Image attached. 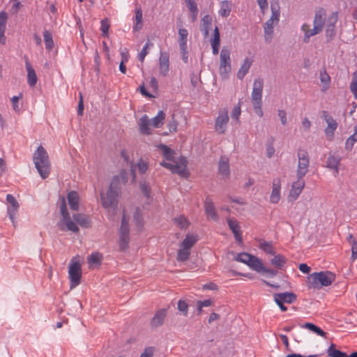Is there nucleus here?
<instances>
[{
    "instance_id": "nucleus-1",
    "label": "nucleus",
    "mask_w": 357,
    "mask_h": 357,
    "mask_svg": "<svg viewBox=\"0 0 357 357\" xmlns=\"http://www.w3.org/2000/svg\"><path fill=\"white\" fill-rule=\"evenodd\" d=\"M33 160L42 178H46L50 172V162L45 148L40 145L33 155Z\"/></svg>"
},
{
    "instance_id": "nucleus-2",
    "label": "nucleus",
    "mask_w": 357,
    "mask_h": 357,
    "mask_svg": "<svg viewBox=\"0 0 357 357\" xmlns=\"http://www.w3.org/2000/svg\"><path fill=\"white\" fill-rule=\"evenodd\" d=\"M335 280V275L331 271L313 273L307 277L309 288L321 289L322 287L331 285Z\"/></svg>"
},
{
    "instance_id": "nucleus-3",
    "label": "nucleus",
    "mask_w": 357,
    "mask_h": 357,
    "mask_svg": "<svg viewBox=\"0 0 357 357\" xmlns=\"http://www.w3.org/2000/svg\"><path fill=\"white\" fill-rule=\"evenodd\" d=\"M271 16L268 20L264 25V40L266 43H270L273 38V27L278 24L280 20V6L278 3H274L271 4Z\"/></svg>"
},
{
    "instance_id": "nucleus-4",
    "label": "nucleus",
    "mask_w": 357,
    "mask_h": 357,
    "mask_svg": "<svg viewBox=\"0 0 357 357\" xmlns=\"http://www.w3.org/2000/svg\"><path fill=\"white\" fill-rule=\"evenodd\" d=\"M118 197V191L109 189H108L105 195L101 194L102 205L109 213H111L112 215H114L116 212Z\"/></svg>"
},
{
    "instance_id": "nucleus-5",
    "label": "nucleus",
    "mask_w": 357,
    "mask_h": 357,
    "mask_svg": "<svg viewBox=\"0 0 357 357\" xmlns=\"http://www.w3.org/2000/svg\"><path fill=\"white\" fill-rule=\"evenodd\" d=\"M234 260L248 265L251 269L259 273L261 272V269H263L264 265L261 260L247 252H241L236 255Z\"/></svg>"
},
{
    "instance_id": "nucleus-6",
    "label": "nucleus",
    "mask_w": 357,
    "mask_h": 357,
    "mask_svg": "<svg viewBox=\"0 0 357 357\" xmlns=\"http://www.w3.org/2000/svg\"><path fill=\"white\" fill-rule=\"evenodd\" d=\"M172 162L174 164L165 161L160 162V164L161 166L169 169L172 173L185 176L187 174L186 167L188 161L186 158L180 156L177 160L174 159V161Z\"/></svg>"
},
{
    "instance_id": "nucleus-7",
    "label": "nucleus",
    "mask_w": 357,
    "mask_h": 357,
    "mask_svg": "<svg viewBox=\"0 0 357 357\" xmlns=\"http://www.w3.org/2000/svg\"><path fill=\"white\" fill-rule=\"evenodd\" d=\"M297 156L296 177L297 178H303L308 172L310 158L307 151L301 149L298 150Z\"/></svg>"
},
{
    "instance_id": "nucleus-8",
    "label": "nucleus",
    "mask_w": 357,
    "mask_h": 357,
    "mask_svg": "<svg viewBox=\"0 0 357 357\" xmlns=\"http://www.w3.org/2000/svg\"><path fill=\"white\" fill-rule=\"evenodd\" d=\"M128 218H127L126 214L123 213L121 219V225L119 229V246L120 250L121 251H124L128 248L130 242V229L128 225Z\"/></svg>"
},
{
    "instance_id": "nucleus-9",
    "label": "nucleus",
    "mask_w": 357,
    "mask_h": 357,
    "mask_svg": "<svg viewBox=\"0 0 357 357\" xmlns=\"http://www.w3.org/2000/svg\"><path fill=\"white\" fill-rule=\"evenodd\" d=\"M220 75L222 79H227L231 70L230 51L228 49L222 48L220 52Z\"/></svg>"
},
{
    "instance_id": "nucleus-10",
    "label": "nucleus",
    "mask_w": 357,
    "mask_h": 357,
    "mask_svg": "<svg viewBox=\"0 0 357 357\" xmlns=\"http://www.w3.org/2000/svg\"><path fill=\"white\" fill-rule=\"evenodd\" d=\"M229 120L228 110L226 108L220 109L215 121V131L220 135L225 133Z\"/></svg>"
},
{
    "instance_id": "nucleus-11",
    "label": "nucleus",
    "mask_w": 357,
    "mask_h": 357,
    "mask_svg": "<svg viewBox=\"0 0 357 357\" xmlns=\"http://www.w3.org/2000/svg\"><path fill=\"white\" fill-rule=\"evenodd\" d=\"M70 289L78 286L82 277L81 265L79 261H72L69 264L68 270Z\"/></svg>"
},
{
    "instance_id": "nucleus-12",
    "label": "nucleus",
    "mask_w": 357,
    "mask_h": 357,
    "mask_svg": "<svg viewBox=\"0 0 357 357\" xmlns=\"http://www.w3.org/2000/svg\"><path fill=\"white\" fill-rule=\"evenodd\" d=\"M321 117L327 123L324 130V133L328 141H333L334 139L335 131L337 128V123L326 111H323Z\"/></svg>"
},
{
    "instance_id": "nucleus-13",
    "label": "nucleus",
    "mask_w": 357,
    "mask_h": 357,
    "mask_svg": "<svg viewBox=\"0 0 357 357\" xmlns=\"http://www.w3.org/2000/svg\"><path fill=\"white\" fill-rule=\"evenodd\" d=\"M273 297L275 302L282 312L287 310V307L284 303H293L296 300V296L293 292L275 294Z\"/></svg>"
},
{
    "instance_id": "nucleus-14",
    "label": "nucleus",
    "mask_w": 357,
    "mask_h": 357,
    "mask_svg": "<svg viewBox=\"0 0 357 357\" xmlns=\"http://www.w3.org/2000/svg\"><path fill=\"white\" fill-rule=\"evenodd\" d=\"M305 185V182L303 178H297V181L293 182L291 189L289 190L287 199L289 202H294L296 201L301 193L302 192Z\"/></svg>"
},
{
    "instance_id": "nucleus-15",
    "label": "nucleus",
    "mask_w": 357,
    "mask_h": 357,
    "mask_svg": "<svg viewBox=\"0 0 357 357\" xmlns=\"http://www.w3.org/2000/svg\"><path fill=\"white\" fill-rule=\"evenodd\" d=\"M264 89V81L261 78L255 79L252 91L251 93L252 102L262 101V93Z\"/></svg>"
},
{
    "instance_id": "nucleus-16",
    "label": "nucleus",
    "mask_w": 357,
    "mask_h": 357,
    "mask_svg": "<svg viewBox=\"0 0 357 357\" xmlns=\"http://www.w3.org/2000/svg\"><path fill=\"white\" fill-rule=\"evenodd\" d=\"M337 21V13H333L328 18L326 26V36L328 41L332 40L336 35L335 24Z\"/></svg>"
},
{
    "instance_id": "nucleus-17",
    "label": "nucleus",
    "mask_w": 357,
    "mask_h": 357,
    "mask_svg": "<svg viewBox=\"0 0 357 357\" xmlns=\"http://www.w3.org/2000/svg\"><path fill=\"white\" fill-rule=\"evenodd\" d=\"M204 209L205 213L208 218H211V220L214 221L218 220V215L216 212L215 207L214 206V203L211 198H210L208 196L206 198L205 202H204Z\"/></svg>"
},
{
    "instance_id": "nucleus-18",
    "label": "nucleus",
    "mask_w": 357,
    "mask_h": 357,
    "mask_svg": "<svg viewBox=\"0 0 357 357\" xmlns=\"http://www.w3.org/2000/svg\"><path fill=\"white\" fill-rule=\"evenodd\" d=\"M167 314V310L166 308H162L158 310L150 321L151 327L158 328L161 326L164 323Z\"/></svg>"
},
{
    "instance_id": "nucleus-19",
    "label": "nucleus",
    "mask_w": 357,
    "mask_h": 357,
    "mask_svg": "<svg viewBox=\"0 0 357 357\" xmlns=\"http://www.w3.org/2000/svg\"><path fill=\"white\" fill-rule=\"evenodd\" d=\"M227 223L229 229L231 230L234 234V238L236 241L238 243H243L242 234L241 231V227L238 221L235 219L227 218Z\"/></svg>"
},
{
    "instance_id": "nucleus-20",
    "label": "nucleus",
    "mask_w": 357,
    "mask_h": 357,
    "mask_svg": "<svg viewBox=\"0 0 357 357\" xmlns=\"http://www.w3.org/2000/svg\"><path fill=\"white\" fill-rule=\"evenodd\" d=\"M281 181L280 178H275L273 181V188L270 196V202L272 204H277L280 199Z\"/></svg>"
},
{
    "instance_id": "nucleus-21",
    "label": "nucleus",
    "mask_w": 357,
    "mask_h": 357,
    "mask_svg": "<svg viewBox=\"0 0 357 357\" xmlns=\"http://www.w3.org/2000/svg\"><path fill=\"white\" fill-rule=\"evenodd\" d=\"M325 20L326 12L324 8H321L315 12L313 20V26L322 31Z\"/></svg>"
},
{
    "instance_id": "nucleus-22",
    "label": "nucleus",
    "mask_w": 357,
    "mask_h": 357,
    "mask_svg": "<svg viewBox=\"0 0 357 357\" xmlns=\"http://www.w3.org/2000/svg\"><path fill=\"white\" fill-rule=\"evenodd\" d=\"M25 67L27 71V82L30 86H35L37 82L36 73L26 56H25Z\"/></svg>"
},
{
    "instance_id": "nucleus-23",
    "label": "nucleus",
    "mask_w": 357,
    "mask_h": 357,
    "mask_svg": "<svg viewBox=\"0 0 357 357\" xmlns=\"http://www.w3.org/2000/svg\"><path fill=\"white\" fill-rule=\"evenodd\" d=\"M169 57L167 52H160L159 58L160 73L162 76H166L169 72Z\"/></svg>"
},
{
    "instance_id": "nucleus-24",
    "label": "nucleus",
    "mask_w": 357,
    "mask_h": 357,
    "mask_svg": "<svg viewBox=\"0 0 357 357\" xmlns=\"http://www.w3.org/2000/svg\"><path fill=\"white\" fill-rule=\"evenodd\" d=\"M341 158L334 155H329L327 158L326 167L334 171V176H336L339 173V165Z\"/></svg>"
},
{
    "instance_id": "nucleus-25",
    "label": "nucleus",
    "mask_w": 357,
    "mask_h": 357,
    "mask_svg": "<svg viewBox=\"0 0 357 357\" xmlns=\"http://www.w3.org/2000/svg\"><path fill=\"white\" fill-rule=\"evenodd\" d=\"M301 29L304 33L303 41L305 43H307L310 41V38L312 36H314L321 32L320 30H319L314 26H313L312 29H310V26L305 23L301 26Z\"/></svg>"
},
{
    "instance_id": "nucleus-26",
    "label": "nucleus",
    "mask_w": 357,
    "mask_h": 357,
    "mask_svg": "<svg viewBox=\"0 0 357 357\" xmlns=\"http://www.w3.org/2000/svg\"><path fill=\"white\" fill-rule=\"evenodd\" d=\"M219 174L222 176L228 177L230 174L229 159L227 156H221L218 163Z\"/></svg>"
},
{
    "instance_id": "nucleus-27",
    "label": "nucleus",
    "mask_w": 357,
    "mask_h": 357,
    "mask_svg": "<svg viewBox=\"0 0 357 357\" xmlns=\"http://www.w3.org/2000/svg\"><path fill=\"white\" fill-rule=\"evenodd\" d=\"M139 132L143 135H150L151 134V128L150 126L151 121L149 119V117L145 114L142 116L138 122Z\"/></svg>"
},
{
    "instance_id": "nucleus-28",
    "label": "nucleus",
    "mask_w": 357,
    "mask_h": 357,
    "mask_svg": "<svg viewBox=\"0 0 357 357\" xmlns=\"http://www.w3.org/2000/svg\"><path fill=\"white\" fill-rule=\"evenodd\" d=\"M252 62L253 60L252 59L247 57L244 59L243 63L237 73V77L239 79L242 80L245 77L246 74L249 72Z\"/></svg>"
},
{
    "instance_id": "nucleus-29",
    "label": "nucleus",
    "mask_w": 357,
    "mask_h": 357,
    "mask_svg": "<svg viewBox=\"0 0 357 357\" xmlns=\"http://www.w3.org/2000/svg\"><path fill=\"white\" fill-rule=\"evenodd\" d=\"M121 178L122 179L123 183L126 182L127 174L125 171L121 172L120 176H114L112 178L109 189L112 190H116L119 192Z\"/></svg>"
},
{
    "instance_id": "nucleus-30",
    "label": "nucleus",
    "mask_w": 357,
    "mask_h": 357,
    "mask_svg": "<svg viewBox=\"0 0 357 357\" xmlns=\"http://www.w3.org/2000/svg\"><path fill=\"white\" fill-rule=\"evenodd\" d=\"M74 220L78 223L81 227L88 228L91 226V220L89 216L76 213L73 215Z\"/></svg>"
},
{
    "instance_id": "nucleus-31",
    "label": "nucleus",
    "mask_w": 357,
    "mask_h": 357,
    "mask_svg": "<svg viewBox=\"0 0 357 357\" xmlns=\"http://www.w3.org/2000/svg\"><path fill=\"white\" fill-rule=\"evenodd\" d=\"M68 201L70 207L73 211H77L79 208V195L75 191H70L68 194Z\"/></svg>"
},
{
    "instance_id": "nucleus-32",
    "label": "nucleus",
    "mask_w": 357,
    "mask_h": 357,
    "mask_svg": "<svg viewBox=\"0 0 357 357\" xmlns=\"http://www.w3.org/2000/svg\"><path fill=\"white\" fill-rule=\"evenodd\" d=\"M212 19L208 15H206L202 19L201 31L206 38L208 36L209 31L211 29Z\"/></svg>"
},
{
    "instance_id": "nucleus-33",
    "label": "nucleus",
    "mask_w": 357,
    "mask_h": 357,
    "mask_svg": "<svg viewBox=\"0 0 357 357\" xmlns=\"http://www.w3.org/2000/svg\"><path fill=\"white\" fill-rule=\"evenodd\" d=\"M198 241L197 236L195 235L187 234L185 238L183 239L180 246L185 249L190 250Z\"/></svg>"
},
{
    "instance_id": "nucleus-34",
    "label": "nucleus",
    "mask_w": 357,
    "mask_h": 357,
    "mask_svg": "<svg viewBox=\"0 0 357 357\" xmlns=\"http://www.w3.org/2000/svg\"><path fill=\"white\" fill-rule=\"evenodd\" d=\"M158 149L161 151L163 157L169 161H174V152L165 144L158 145Z\"/></svg>"
},
{
    "instance_id": "nucleus-35",
    "label": "nucleus",
    "mask_w": 357,
    "mask_h": 357,
    "mask_svg": "<svg viewBox=\"0 0 357 357\" xmlns=\"http://www.w3.org/2000/svg\"><path fill=\"white\" fill-rule=\"evenodd\" d=\"M178 45L179 48L181 47H188L187 41H188V31L185 28H181L178 31Z\"/></svg>"
},
{
    "instance_id": "nucleus-36",
    "label": "nucleus",
    "mask_w": 357,
    "mask_h": 357,
    "mask_svg": "<svg viewBox=\"0 0 357 357\" xmlns=\"http://www.w3.org/2000/svg\"><path fill=\"white\" fill-rule=\"evenodd\" d=\"M231 10V3L229 1H222L220 2V8L219 10V15L223 17H227L229 15Z\"/></svg>"
},
{
    "instance_id": "nucleus-37",
    "label": "nucleus",
    "mask_w": 357,
    "mask_h": 357,
    "mask_svg": "<svg viewBox=\"0 0 357 357\" xmlns=\"http://www.w3.org/2000/svg\"><path fill=\"white\" fill-rule=\"evenodd\" d=\"M328 357H348V355L343 351L336 349L335 344H331L326 350Z\"/></svg>"
},
{
    "instance_id": "nucleus-38",
    "label": "nucleus",
    "mask_w": 357,
    "mask_h": 357,
    "mask_svg": "<svg viewBox=\"0 0 357 357\" xmlns=\"http://www.w3.org/2000/svg\"><path fill=\"white\" fill-rule=\"evenodd\" d=\"M165 118V114L164 112L159 111L158 114L150 121L151 126L154 128H160L164 123Z\"/></svg>"
},
{
    "instance_id": "nucleus-39",
    "label": "nucleus",
    "mask_w": 357,
    "mask_h": 357,
    "mask_svg": "<svg viewBox=\"0 0 357 357\" xmlns=\"http://www.w3.org/2000/svg\"><path fill=\"white\" fill-rule=\"evenodd\" d=\"M301 327L303 328H307L321 337H326V333L321 328L312 323L307 322L301 326Z\"/></svg>"
},
{
    "instance_id": "nucleus-40",
    "label": "nucleus",
    "mask_w": 357,
    "mask_h": 357,
    "mask_svg": "<svg viewBox=\"0 0 357 357\" xmlns=\"http://www.w3.org/2000/svg\"><path fill=\"white\" fill-rule=\"evenodd\" d=\"M62 224H65L67 228V230L73 231L77 233L79 231V227L77 225L70 219V217H68V218L62 219L60 222L59 226L61 227Z\"/></svg>"
},
{
    "instance_id": "nucleus-41",
    "label": "nucleus",
    "mask_w": 357,
    "mask_h": 357,
    "mask_svg": "<svg viewBox=\"0 0 357 357\" xmlns=\"http://www.w3.org/2000/svg\"><path fill=\"white\" fill-rule=\"evenodd\" d=\"M357 142V125L354 127V132L345 142V149L348 151L352 150L354 145Z\"/></svg>"
},
{
    "instance_id": "nucleus-42",
    "label": "nucleus",
    "mask_w": 357,
    "mask_h": 357,
    "mask_svg": "<svg viewBox=\"0 0 357 357\" xmlns=\"http://www.w3.org/2000/svg\"><path fill=\"white\" fill-rule=\"evenodd\" d=\"M190 255V250L185 249L180 246V248L178 249L177 252L176 260L181 262L185 261L189 259Z\"/></svg>"
},
{
    "instance_id": "nucleus-43",
    "label": "nucleus",
    "mask_w": 357,
    "mask_h": 357,
    "mask_svg": "<svg viewBox=\"0 0 357 357\" xmlns=\"http://www.w3.org/2000/svg\"><path fill=\"white\" fill-rule=\"evenodd\" d=\"M43 37L45 44V48L48 50H52L54 47V40L50 31L48 30H45L43 33Z\"/></svg>"
},
{
    "instance_id": "nucleus-44",
    "label": "nucleus",
    "mask_w": 357,
    "mask_h": 357,
    "mask_svg": "<svg viewBox=\"0 0 357 357\" xmlns=\"http://www.w3.org/2000/svg\"><path fill=\"white\" fill-rule=\"evenodd\" d=\"M319 77L321 83L323 84L322 91H325L330 87L331 77L326 70L320 73Z\"/></svg>"
},
{
    "instance_id": "nucleus-45",
    "label": "nucleus",
    "mask_w": 357,
    "mask_h": 357,
    "mask_svg": "<svg viewBox=\"0 0 357 357\" xmlns=\"http://www.w3.org/2000/svg\"><path fill=\"white\" fill-rule=\"evenodd\" d=\"M135 20L136 24L133 26V31H138L142 27V11L140 8L136 10Z\"/></svg>"
},
{
    "instance_id": "nucleus-46",
    "label": "nucleus",
    "mask_w": 357,
    "mask_h": 357,
    "mask_svg": "<svg viewBox=\"0 0 357 357\" xmlns=\"http://www.w3.org/2000/svg\"><path fill=\"white\" fill-rule=\"evenodd\" d=\"M286 262L287 259L281 255H275L271 259V264L278 268L282 267Z\"/></svg>"
},
{
    "instance_id": "nucleus-47",
    "label": "nucleus",
    "mask_w": 357,
    "mask_h": 357,
    "mask_svg": "<svg viewBox=\"0 0 357 357\" xmlns=\"http://www.w3.org/2000/svg\"><path fill=\"white\" fill-rule=\"evenodd\" d=\"M102 258V257L99 252H94L88 257V262L91 266L98 265L100 264Z\"/></svg>"
},
{
    "instance_id": "nucleus-48",
    "label": "nucleus",
    "mask_w": 357,
    "mask_h": 357,
    "mask_svg": "<svg viewBox=\"0 0 357 357\" xmlns=\"http://www.w3.org/2000/svg\"><path fill=\"white\" fill-rule=\"evenodd\" d=\"M174 222L181 229H186L188 227L189 224H190L188 220L185 216H183V215H180V216L177 217V218H174Z\"/></svg>"
},
{
    "instance_id": "nucleus-49",
    "label": "nucleus",
    "mask_w": 357,
    "mask_h": 357,
    "mask_svg": "<svg viewBox=\"0 0 357 357\" xmlns=\"http://www.w3.org/2000/svg\"><path fill=\"white\" fill-rule=\"evenodd\" d=\"M6 201L10 204V206L8 208H10V210L12 211H17L19 208V204L17 202L16 199L10 194H8L6 195Z\"/></svg>"
},
{
    "instance_id": "nucleus-50",
    "label": "nucleus",
    "mask_w": 357,
    "mask_h": 357,
    "mask_svg": "<svg viewBox=\"0 0 357 357\" xmlns=\"http://www.w3.org/2000/svg\"><path fill=\"white\" fill-rule=\"evenodd\" d=\"M350 91L354 94V98H357V70L352 75V80L350 83Z\"/></svg>"
},
{
    "instance_id": "nucleus-51",
    "label": "nucleus",
    "mask_w": 357,
    "mask_h": 357,
    "mask_svg": "<svg viewBox=\"0 0 357 357\" xmlns=\"http://www.w3.org/2000/svg\"><path fill=\"white\" fill-rule=\"evenodd\" d=\"M134 222L136 225V226L140 229L142 228L144 222H143V218L142 215L139 211V208H137L134 215H133Z\"/></svg>"
},
{
    "instance_id": "nucleus-52",
    "label": "nucleus",
    "mask_w": 357,
    "mask_h": 357,
    "mask_svg": "<svg viewBox=\"0 0 357 357\" xmlns=\"http://www.w3.org/2000/svg\"><path fill=\"white\" fill-rule=\"evenodd\" d=\"M110 24L109 22L107 19L102 20L100 22V31L102 32V35L105 37L108 36V31L109 29Z\"/></svg>"
},
{
    "instance_id": "nucleus-53",
    "label": "nucleus",
    "mask_w": 357,
    "mask_h": 357,
    "mask_svg": "<svg viewBox=\"0 0 357 357\" xmlns=\"http://www.w3.org/2000/svg\"><path fill=\"white\" fill-rule=\"evenodd\" d=\"M7 13L4 11L0 12V34L4 33L6 26Z\"/></svg>"
},
{
    "instance_id": "nucleus-54",
    "label": "nucleus",
    "mask_w": 357,
    "mask_h": 357,
    "mask_svg": "<svg viewBox=\"0 0 357 357\" xmlns=\"http://www.w3.org/2000/svg\"><path fill=\"white\" fill-rule=\"evenodd\" d=\"M259 248L262 250L266 253L270 254V255H275V252L273 251L272 245L269 242L264 241L260 243Z\"/></svg>"
},
{
    "instance_id": "nucleus-55",
    "label": "nucleus",
    "mask_w": 357,
    "mask_h": 357,
    "mask_svg": "<svg viewBox=\"0 0 357 357\" xmlns=\"http://www.w3.org/2000/svg\"><path fill=\"white\" fill-rule=\"evenodd\" d=\"M177 308L178 310L182 312V314L184 315V316H187L188 315V304L186 303L185 301H183V300H179L178 302V306H177Z\"/></svg>"
},
{
    "instance_id": "nucleus-56",
    "label": "nucleus",
    "mask_w": 357,
    "mask_h": 357,
    "mask_svg": "<svg viewBox=\"0 0 357 357\" xmlns=\"http://www.w3.org/2000/svg\"><path fill=\"white\" fill-rule=\"evenodd\" d=\"M140 188L142 192V193L149 198L150 197L151 193V188L149 185L146 181H142L140 182Z\"/></svg>"
},
{
    "instance_id": "nucleus-57",
    "label": "nucleus",
    "mask_w": 357,
    "mask_h": 357,
    "mask_svg": "<svg viewBox=\"0 0 357 357\" xmlns=\"http://www.w3.org/2000/svg\"><path fill=\"white\" fill-rule=\"evenodd\" d=\"M255 112L260 117L264 114L262 111V101L252 102Z\"/></svg>"
},
{
    "instance_id": "nucleus-58",
    "label": "nucleus",
    "mask_w": 357,
    "mask_h": 357,
    "mask_svg": "<svg viewBox=\"0 0 357 357\" xmlns=\"http://www.w3.org/2000/svg\"><path fill=\"white\" fill-rule=\"evenodd\" d=\"M137 168L140 174H144L149 168L148 162L142 159L139 160L137 162Z\"/></svg>"
},
{
    "instance_id": "nucleus-59",
    "label": "nucleus",
    "mask_w": 357,
    "mask_h": 357,
    "mask_svg": "<svg viewBox=\"0 0 357 357\" xmlns=\"http://www.w3.org/2000/svg\"><path fill=\"white\" fill-rule=\"evenodd\" d=\"M22 97V94L20 93L19 96H15L11 98V102L13 104V108L14 111L19 112L20 111V107L19 106V100L21 99Z\"/></svg>"
},
{
    "instance_id": "nucleus-60",
    "label": "nucleus",
    "mask_w": 357,
    "mask_h": 357,
    "mask_svg": "<svg viewBox=\"0 0 357 357\" xmlns=\"http://www.w3.org/2000/svg\"><path fill=\"white\" fill-rule=\"evenodd\" d=\"M60 211L61 214L62 215V219L68 218V217H70V214L68 211L67 206L65 202V199H63L61 206H60Z\"/></svg>"
},
{
    "instance_id": "nucleus-61",
    "label": "nucleus",
    "mask_w": 357,
    "mask_h": 357,
    "mask_svg": "<svg viewBox=\"0 0 357 357\" xmlns=\"http://www.w3.org/2000/svg\"><path fill=\"white\" fill-rule=\"evenodd\" d=\"M149 43L147 42L145 45L143 47V48L142 49V50L140 51V52L138 54V60L140 61L141 62H143L144 60V58L145 56L147 55L148 54V51H147V49L149 46Z\"/></svg>"
},
{
    "instance_id": "nucleus-62",
    "label": "nucleus",
    "mask_w": 357,
    "mask_h": 357,
    "mask_svg": "<svg viewBox=\"0 0 357 357\" xmlns=\"http://www.w3.org/2000/svg\"><path fill=\"white\" fill-rule=\"evenodd\" d=\"M188 8L191 13L198 12L197 3L195 0H185Z\"/></svg>"
},
{
    "instance_id": "nucleus-63",
    "label": "nucleus",
    "mask_w": 357,
    "mask_h": 357,
    "mask_svg": "<svg viewBox=\"0 0 357 357\" xmlns=\"http://www.w3.org/2000/svg\"><path fill=\"white\" fill-rule=\"evenodd\" d=\"M278 116L280 119L281 123L284 126L287 123V113L284 109H279L278 111Z\"/></svg>"
},
{
    "instance_id": "nucleus-64",
    "label": "nucleus",
    "mask_w": 357,
    "mask_h": 357,
    "mask_svg": "<svg viewBox=\"0 0 357 357\" xmlns=\"http://www.w3.org/2000/svg\"><path fill=\"white\" fill-rule=\"evenodd\" d=\"M153 356V349L152 347L146 348L140 357H152Z\"/></svg>"
}]
</instances>
